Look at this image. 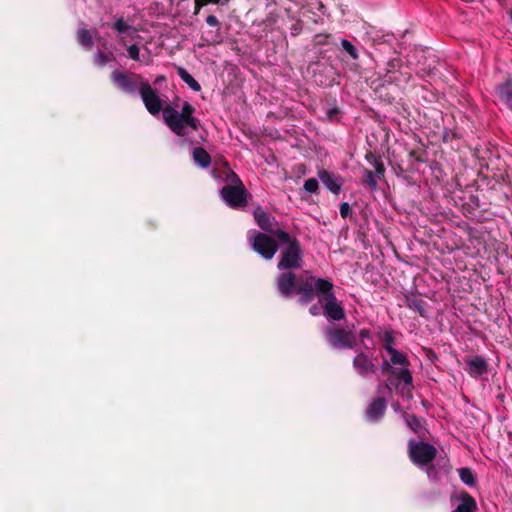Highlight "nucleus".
<instances>
[{
    "label": "nucleus",
    "mask_w": 512,
    "mask_h": 512,
    "mask_svg": "<svg viewBox=\"0 0 512 512\" xmlns=\"http://www.w3.org/2000/svg\"><path fill=\"white\" fill-rule=\"evenodd\" d=\"M406 423L414 431H417L421 428V421L415 416H407Z\"/></svg>",
    "instance_id": "26"
},
{
    "label": "nucleus",
    "mask_w": 512,
    "mask_h": 512,
    "mask_svg": "<svg viewBox=\"0 0 512 512\" xmlns=\"http://www.w3.org/2000/svg\"><path fill=\"white\" fill-rule=\"evenodd\" d=\"M500 99L506 104V106L512 109V82L508 81L498 89Z\"/></svg>",
    "instance_id": "19"
},
{
    "label": "nucleus",
    "mask_w": 512,
    "mask_h": 512,
    "mask_svg": "<svg viewBox=\"0 0 512 512\" xmlns=\"http://www.w3.org/2000/svg\"><path fill=\"white\" fill-rule=\"evenodd\" d=\"M311 313H312L313 315H316V314H317V312H316V308H315V307L311 308Z\"/></svg>",
    "instance_id": "33"
},
{
    "label": "nucleus",
    "mask_w": 512,
    "mask_h": 512,
    "mask_svg": "<svg viewBox=\"0 0 512 512\" xmlns=\"http://www.w3.org/2000/svg\"><path fill=\"white\" fill-rule=\"evenodd\" d=\"M310 277L311 276H309V278ZM306 279H308V277ZM305 281H307V280H305ZM305 283L306 282H304L302 284V286H304ZM300 287H301V285L298 288H296L295 275L292 272L283 273L277 278V288H278V291L280 292V294L283 296H290L295 291H297L299 293Z\"/></svg>",
    "instance_id": "10"
},
{
    "label": "nucleus",
    "mask_w": 512,
    "mask_h": 512,
    "mask_svg": "<svg viewBox=\"0 0 512 512\" xmlns=\"http://www.w3.org/2000/svg\"><path fill=\"white\" fill-rule=\"evenodd\" d=\"M383 340H384L385 350L388 352V347L389 346L393 347V336H392V333L391 332H386L383 335Z\"/></svg>",
    "instance_id": "29"
},
{
    "label": "nucleus",
    "mask_w": 512,
    "mask_h": 512,
    "mask_svg": "<svg viewBox=\"0 0 512 512\" xmlns=\"http://www.w3.org/2000/svg\"><path fill=\"white\" fill-rule=\"evenodd\" d=\"M177 73L179 77L195 92L200 91V84L183 68L178 67Z\"/></svg>",
    "instance_id": "20"
},
{
    "label": "nucleus",
    "mask_w": 512,
    "mask_h": 512,
    "mask_svg": "<svg viewBox=\"0 0 512 512\" xmlns=\"http://www.w3.org/2000/svg\"><path fill=\"white\" fill-rule=\"evenodd\" d=\"M325 335L328 342L337 349L352 348L355 343L353 333L342 329L327 330Z\"/></svg>",
    "instance_id": "9"
},
{
    "label": "nucleus",
    "mask_w": 512,
    "mask_h": 512,
    "mask_svg": "<svg viewBox=\"0 0 512 512\" xmlns=\"http://www.w3.org/2000/svg\"><path fill=\"white\" fill-rule=\"evenodd\" d=\"M77 35L79 43L87 49H91L93 43L90 32L86 29H80Z\"/></svg>",
    "instance_id": "23"
},
{
    "label": "nucleus",
    "mask_w": 512,
    "mask_h": 512,
    "mask_svg": "<svg viewBox=\"0 0 512 512\" xmlns=\"http://www.w3.org/2000/svg\"><path fill=\"white\" fill-rule=\"evenodd\" d=\"M360 337H361L362 339L369 338V337H370V333H369V331H368V330H362V331L360 332Z\"/></svg>",
    "instance_id": "32"
},
{
    "label": "nucleus",
    "mask_w": 512,
    "mask_h": 512,
    "mask_svg": "<svg viewBox=\"0 0 512 512\" xmlns=\"http://www.w3.org/2000/svg\"><path fill=\"white\" fill-rule=\"evenodd\" d=\"M193 160L202 168H206L211 163L210 155L203 148H195L192 153Z\"/></svg>",
    "instance_id": "18"
},
{
    "label": "nucleus",
    "mask_w": 512,
    "mask_h": 512,
    "mask_svg": "<svg viewBox=\"0 0 512 512\" xmlns=\"http://www.w3.org/2000/svg\"><path fill=\"white\" fill-rule=\"evenodd\" d=\"M313 292L318 296L319 302L324 308V314L332 320H342L345 317L344 309L332 292V284L322 278L310 277L304 286L299 288L301 301L307 303L312 300Z\"/></svg>",
    "instance_id": "2"
},
{
    "label": "nucleus",
    "mask_w": 512,
    "mask_h": 512,
    "mask_svg": "<svg viewBox=\"0 0 512 512\" xmlns=\"http://www.w3.org/2000/svg\"><path fill=\"white\" fill-rule=\"evenodd\" d=\"M248 239L251 242L253 249L263 258L267 260L273 258L277 251V244L274 239L266 234L252 231L248 233Z\"/></svg>",
    "instance_id": "6"
},
{
    "label": "nucleus",
    "mask_w": 512,
    "mask_h": 512,
    "mask_svg": "<svg viewBox=\"0 0 512 512\" xmlns=\"http://www.w3.org/2000/svg\"><path fill=\"white\" fill-rule=\"evenodd\" d=\"M115 29L117 32L122 36L121 41L125 43V36L126 35H133L136 33V30L126 24L123 19H118L114 24Z\"/></svg>",
    "instance_id": "21"
},
{
    "label": "nucleus",
    "mask_w": 512,
    "mask_h": 512,
    "mask_svg": "<svg viewBox=\"0 0 512 512\" xmlns=\"http://www.w3.org/2000/svg\"><path fill=\"white\" fill-rule=\"evenodd\" d=\"M477 508L475 500L467 493L461 496V503L453 512H474Z\"/></svg>",
    "instance_id": "17"
},
{
    "label": "nucleus",
    "mask_w": 512,
    "mask_h": 512,
    "mask_svg": "<svg viewBox=\"0 0 512 512\" xmlns=\"http://www.w3.org/2000/svg\"><path fill=\"white\" fill-rule=\"evenodd\" d=\"M304 189L309 193H315L318 190V181L315 178H309L304 183Z\"/></svg>",
    "instance_id": "24"
},
{
    "label": "nucleus",
    "mask_w": 512,
    "mask_h": 512,
    "mask_svg": "<svg viewBox=\"0 0 512 512\" xmlns=\"http://www.w3.org/2000/svg\"><path fill=\"white\" fill-rule=\"evenodd\" d=\"M319 178L331 192L337 194L340 191L341 182L339 178L333 176L331 173L323 170L319 172Z\"/></svg>",
    "instance_id": "14"
},
{
    "label": "nucleus",
    "mask_w": 512,
    "mask_h": 512,
    "mask_svg": "<svg viewBox=\"0 0 512 512\" xmlns=\"http://www.w3.org/2000/svg\"><path fill=\"white\" fill-rule=\"evenodd\" d=\"M341 45L343 49L349 53V55L356 59L358 57L356 48L348 41V40H342Z\"/></svg>",
    "instance_id": "25"
},
{
    "label": "nucleus",
    "mask_w": 512,
    "mask_h": 512,
    "mask_svg": "<svg viewBox=\"0 0 512 512\" xmlns=\"http://www.w3.org/2000/svg\"><path fill=\"white\" fill-rule=\"evenodd\" d=\"M112 81L118 89L128 94H133L136 91L140 92L141 86L147 82L139 74L123 73L120 71L112 73Z\"/></svg>",
    "instance_id": "5"
},
{
    "label": "nucleus",
    "mask_w": 512,
    "mask_h": 512,
    "mask_svg": "<svg viewBox=\"0 0 512 512\" xmlns=\"http://www.w3.org/2000/svg\"><path fill=\"white\" fill-rule=\"evenodd\" d=\"M459 477L461 481L468 486H474L476 484L475 475L469 468H461L459 470Z\"/></svg>",
    "instance_id": "22"
},
{
    "label": "nucleus",
    "mask_w": 512,
    "mask_h": 512,
    "mask_svg": "<svg viewBox=\"0 0 512 512\" xmlns=\"http://www.w3.org/2000/svg\"><path fill=\"white\" fill-rule=\"evenodd\" d=\"M139 93L150 114L156 115L163 109V119L175 134L184 136L187 129L197 130L198 120L193 117L194 108L188 102L183 104L181 112L170 106L163 108L162 100L148 82L141 86Z\"/></svg>",
    "instance_id": "1"
},
{
    "label": "nucleus",
    "mask_w": 512,
    "mask_h": 512,
    "mask_svg": "<svg viewBox=\"0 0 512 512\" xmlns=\"http://www.w3.org/2000/svg\"><path fill=\"white\" fill-rule=\"evenodd\" d=\"M273 234L279 241L281 248L278 268L280 270L300 268L302 263V251L296 239L281 230H276Z\"/></svg>",
    "instance_id": "3"
},
{
    "label": "nucleus",
    "mask_w": 512,
    "mask_h": 512,
    "mask_svg": "<svg viewBox=\"0 0 512 512\" xmlns=\"http://www.w3.org/2000/svg\"><path fill=\"white\" fill-rule=\"evenodd\" d=\"M385 408L386 404L384 399L378 398L374 400L369 405L366 412L368 419L371 421L378 420L384 414Z\"/></svg>",
    "instance_id": "13"
},
{
    "label": "nucleus",
    "mask_w": 512,
    "mask_h": 512,
    "mask_svg": "<svg viewBox=\"0 0 512 512\" xmlns=\"http://www.w3.org/2000/svg\"><path fill=\"white\" fill-rule=\"evenodd\" d=\"M468 373L474 378H478L487 372V362L481 356H474L466 360Z\"/></svg>",
    "instance_id": "11"
},
{
    "label": "nucleus",
    "mask_w": 512,
    "mask_h": 512,
    "mask_svg": "<svg viewBox=\"0 0 512 512\" xmlns=\"http://www.w3.org/2000/svg\"><path fill=\"white\" fill-rule=\"evenodd\" d=\"M354 367L363 376L369 375L375 370L374 364L364 354L355 357Z\"/></svg>",
    "instance_id": "12"
},
{
    "label": "nucleus",
    "mask_w": 512,
    "mask_h": 512,
    "mask_svg": "<svg viewBox=\"0 0 512 512\" xmlns=\"http://www.w3.org/2000/svg\"><path fill=\"white\" fill-rule=\"evenodd\" d=\"M388 354L389 358L382 363L383 370L388 371L393 377L402 380L405 384L411 385L412 376L408 369L409 361L406 356L392 346L388 347Z\"/></svg>",
    "instance_id": "4"
},
{
    "label": "nucleus",
    "mask_w": 512,
    "mask_h": 512,
    "mask_svg": "<svg viewBox=\"0 0 512 512\" xmlns=\"http://www.w3.org/2000/svg\"><path fill=\"white\" fill-rule=\"evenodd\" d=\"M206 23L209 25V26H217L218 25V19L216 18V16L214 15H209L207 18H206Z\"/></svg>",
    "instance_id": "30"
},
{
    "label": "nucleus",
    "mask_w": 512,
    "mask_h": 512,
    "mask_svg": "<svg viewBox=\"0 0 512 512\" xmlns=\"http://www.w3.org/2000/svg\"><path fill=\"white\" fill-rule=\"evenodd\" d=\"M254 217L257 224L264 230L271 231L273 227L274 219L260 208L254 212Z\"/></svg>",
    "instance_id": "15"
},
{
    "label": "nucleus",
    "mask_w": 512,
    "mask_h": 512,
    "mask_svg": "<svg viewBox=\"0 0 512 512\" xmlns=\"http://www.w3.org/2000/svg\"><path fill=\"white\" fill-rule=\"evenodd\" d=\"M221 195L230 207L240 208L246 205V190L242 184L223 187Z\"/></svg>",
    "instance_id": "8"
},
{
    "label": "nucleus",
    "mask_w": 512,
    "mask_h": 512,
    "mask_svg": "<svg viewBox=\"0 0 512 512\" xmlns=\"http://www.w3.org/2000/svg\"><path fill=\"white\" fill-rule=\"evenodd\" d=\"M409 456L414 464L422 467L435 458L436 449L428 443L411 441L409 443Z\"/></svg>",
    "instance_id": "7"
},
{
    "label": "nucleus",
    "mask_w": 512,
    "mask_h": 512,
    "mask_svg": "<svg viewBox=\"0 0 512 512\" xmlns=\"http://www.w3.org/2000/svg\"><path fill=\"white\" fill-rule=\"evenodd\" d=\"M110 61V58L106 56L103 52L98 51L95 55V63L100 66H104L107 62Z\"/></svg>",
    "instance_id": "28"
},
{
    "label": "nucleus",
    "mask_w": 512,
    "mask_h": 512,
    "mask_svg": "<svg viewBox=\"0 0 512 512\" xmlns=\"http://www.w3.org/2000/svg\"><path fill=\"white\" fill-rule=\"evenodd\" d=\"M427 474H428L429 477L432 476V469L431 468L428 469Z\"/></svg>",
    "instance_id": "34"
},
{
    "label": "nucleus",
    "mask_w": 512,
    "mask_h": 512,
    "mask_svg": "<svg viewBox=\"0 0 512 512\" xmlns=\"http://www.w3.org/2000/svg\"><path fill=\"white\" fill-rule=\"evenodd\" d=\"M129 58L133 60H139L140 59V51L138 46L136 45H130L127 49Z\"/></svg>",
    "instance_id": "27"
},
{
    "label": "nucleus",
    "mask_w": 512,
    "mask_h": 512,
    "mask_svg": "<svg viewBox=\"0 0 512 512\" xmlns=\"http://www.w3.org/2000/svg\"><path fill=\"white\" fill-rule=\"evenodd\" d=\"M349 212V205L347 203H343L340 207V213L343 217H345Z\"/></svg>",
    "instance_id": "31"
},
{
    "label": "nucleus",
    "mask_w": 512,
    "mask_h": 512,
    "mask_svg": "<svg viewBox=\"0 0 512 512\" xmlns=\"http://www.w3.org/2000/svg\"><path fill=\"white\" fill-rule=\"evenodd\" d=\"M375 170V173L372 171H365V181L373 190L377 188L376 176L380 178L384 174V167L382 164L376 162Z\"/></svg>",
    "instance_id": "16"
}]
</instances>
